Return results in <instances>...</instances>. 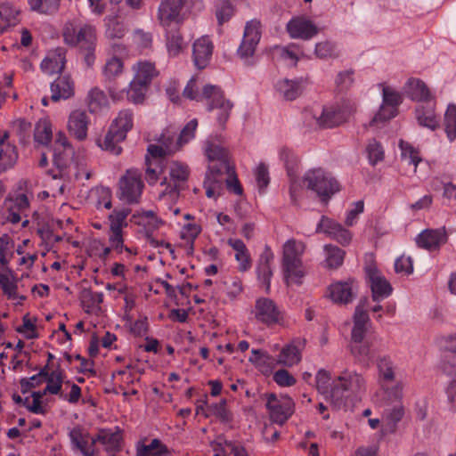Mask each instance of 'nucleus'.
Wrapping results in <instances>:
<instances>
[{
    "mask_svg": "<svg viewBox=\"0 0 456 456\" xmlns=\"http://www.w3.org/2000/svg\"><path fill=\"white\" fill-rule=\"evenodd\" d=\"M234 14L233 5L228 1H223L216 6V16L219 25L230 20Z\"/></svg>",
    "mask_w": 456,
    "mask_h": 456,
    "instance_id": "6e6d98bb",
    "label": "nucleus"
},
{
    "mask_svg": "<svg viewBox=\"0 0 456 456\" xmlns=\"http://www.w3.org/2000/svg\"><path fill=\"white\" fill-rule=\"evenodd\" d=\"M403 102V96L400 93L387 86L383 88V104L380 106L378 113L369 123L372 127L379 122H386L397 115V107Z\"/></svg>",
    "mask_w": 456,
    "mask_h": 456,
    "instance_id": "1a4fd4ad",
    "label": "nucleus"
},
{
    "mask_svg": "<svg viewBox=\"0 0 456 456\" xmlns=\"http://www.w3.org/2000/svg\"><path fill=\"white\" fill-rule=\"evenodd\" d=\"M291 38L310 40L319 33V28L305 16L293 17L286 25Z\"/></svg>",
    "mask_w": 456,
    "mask_h": 456,
    "instance_id": "2eb2a0df",
    "label": "nucleus"
},
{
    "mask_svg": "<svg viewBox=\"0 0 456 456\" xmlns=\"http://www.w3.org/2000/svg\"><path fill=\"white\" fill-rule=\"evenodd\" d=\"M197 126L198 121L196 118H193L184 126L179 135H177L178 144H181L182 148L194 138Z\"/></svg>",
    "mask_w": 456,
    "mask_h": 456,
    "instance_id": "680f3d73",
    "label": "nucleus"
},
{
    "mask_svg": "<svg viewBox=\"0 0 456 456\" xmlns=\"http://www.w3.org/2000/svg\"><path fill=\"white\" fill-rule=\"evenodd\" d=\"M445 133L450 141L456 138V105L450 104L444 114Z\"/></svg>",
    "mask_w": 456,
    "mask_h": 456,
    "instance_id": "09e8293b",
    "label": "nucleus"
},
{
    "mask_svg": "<svg viewBox=\"0 0 456 456\" xmlns=\"http://www.w3.org/2000/svg\"><path fill=\"white\" fill-rule=\"evenodd\" d=\"M365 336L361 335V338L356 339L351 335L348 348L355 363L363 367H369L370 363L376 357L377 349L371 341L364 340Z\"/></svg>",
    "mask_w": 456,
    "mask_h": 456,
    "instance_id": "ddd939ff",
    "label": "nucleus"
},
{
    "mask_svg": "<svg viewBox=\"0 0 456 456\" xmlns=\"http://www.w3.org/2000/svg\"><path fill=\"white\" fill-rule=\"evenodd\" d=\"M143 187L141 171L137 168H129L118 181V198L128 204L137 203Z\"/></svg>",
    "mask_w": 456,
    "mask_h": 456,
    "instance_id": "0eeeda50",
    "label": "nucleus"
},
{
    "mask_svg": "<svg viewBox=\"0 0 456 456\" xmlns=\"http://www.w3.org/2000/svg\"><path fill=\"white\" fill-rule=\"evenodd\" d=\"M65 53L62 48H57L55 51L49 53L41 63L43 72L47 75L61 73L66 63Z\"/></svg>",
    "mask_w": 456,
    "mask_h": 456,
    "instance_id": "c756f323",
    "label": "nucleus"
},
{
    "mask_svg": "<svg viewBox=\"0 0 456 456\" xmlns=\"http://www.w3.org/2000/svg\"><path fill=\"white\" fill-rule=\"evenodd\" d=\"M19 11L8 3L0 4V35L18 22Z\"/></svg>",
    "mask_w": 456,
    "mask_h": 456,
    "instance_id": "f704fd0d",
    "label": "nucleus"
},
{
    "mask_svg": "<svg viewBox=\"0 0 456 456\" xmlns=\"http://www.w3.org/2000/svg\"><path fill=\"white\" fill-rule=\"evenodd\" d=\"M314 54L319 59L338 57L336 45L329 41L317 43L315 45Z\"/></svg>",
    "mask_w": 456,
    "mask_h": 456,
    "instance_id": "5fc2aeb1",
    "label": "nucleus"
},
{
    "mask_svg": "<svg viewBox=\"0 0 456 456\" xmlns=\"http://www.w3.org/2000/svg\"><path fill=\"white\" fill-rule=\"evenodd\" d=\"M367 299L363 298L356 305L354 314L353 316L354 326L351 331V335L356 339L361 338V335H366L368 330V325L370 322L365 305Z\"/></svg>",
    "mask_w": 456,
    "mask_h": 456,
    "instance_id": "bb28decb",
    "label": "nucleus"
},
{
    "mask_svg": "<svg viewBox=\"0 0 456 456\" xmlns=\"http://www.w3.org/2000/svg\"><path fill=\"white\" fill-rule=\"evenodd\" d=\"M123 69V61L118 57H112L107 61L103 68L104 77L111 80L115 77L118 76Z\"/></svg>",
    "mask_w": 456,
    "mask_h": 456,
    "instance_id": "4d7b16f0",
    "label": "nucleus"
},
{
    "mask_svg": "<svg viewBox=\"0 0 456 456\" xmlns=\"http://www.w3.org/2000/svg\"><path fill=\"white\" fill-rule=\"evenodd\" d=\"M197 126L198 121L196 118H193L184 126L179 135H177L178 144H181L182 148L194 138Z\"/></svg>",
    "mask_w": 456,
    "mask_h": 456,
    "instance_id": "052dcab7",
    "label": "nucleus"
},
{
    "mask_svg": "<svg viewBox=\"0 0 456 456\" xmlns=\"http://www.w3.org/2000/svg\"><path fill=\"white\" fill-rule=\"evenodd\" d=\"M261 23L257 20H251L246 23L242 42L238 49L241 58L252 56L261 38Z\"/></svg>",
    "mask_w": 456,
    "mask_h": 456,
    "instance_id": "dca6fc26",
    "label": "nucleus"
},
{
    "mask_svg": "<svg viewBox=\"0 0 456 456\" xmlns=\"http://www.w3.org/2000/svg\"><path fill=\"white\" fill-rule=\"evenodd\" d=\"M305 339L296 338L291 344L286 346L280 353L278 362L285 366L291 367L301 360L300 351L305 346Z\"/></svg>",
    "mask_w": 456,
    "mask_h": 456,
    "instance_id": "7c9ffc66",
    "label": "nucleus"
},
{
    "mask_svg": "<svg viewBox=\"0 0 456 456\" xmlns=\"http://www.w3.org/2000/svg\"><path fill=\"white\" fill-rule=\"evenodd\" d=\"M255 317L267 326L281 324L283 321L281 311L274 301L267 297H260L256 301Z\"/></svg>",
    "mask_w": 456,
    "mask_h": 456,
    "instance_id": "4468645a",
    "label": "nucleus"
},
{
    "mask_svg": "<svg viewBox=\"0 0 456 456\" xmlns=\"http://www.w3.org/2000/svg\"><path fill=\"white\" fill-rule=\"evenodd\" d=\"M23 324L16 328L18 333L23 334L27 339H34L38 337L36 331V325L32 322L29 314H27L22 318Z\"/></svg>",
    "mask_w": 456,
    "mask_h": 456,
    "instance_id": "0e129e2a",
    "label": "nucleus"
},
{
    "mask_svg": "<svg viewBox=\"0 0 456 456\" xmlns=\"http://www.w3.org/2000/svg\"><path fill=\"white\" fill-rule=\"evenodd\" d=\"M133 125V111L128 109L120 110L118 117L112 121L104 139H99L97 144L102 150L113 155H119L122 152V147L119 143L126 138V134L132 129Z\"/></svg>",
    "mask_w": 456,
    "mask_h": 456,
    "instance_id": "20e7f679",
    "label": "nucleus"
},
{
    "mask_svg": "<svg viewBox=\"0 0 456 456\" xmlns=\"http://www.w3.org/2000/svg\"><path fill=\"white\" fill-rule=\"evenodd\" d=\"M304 181L306 187L316 192L324 204H327L331 197L340 191L338 182L321 168L308 171L304 176Z\"/></svg>",
    "mask_w": 456,
    "mask_h": 456,
    "instance_id": "423d86ee",
    "label": "nucleus"
},
{
    "mask_svg": "<svg viewBox=\"0 0 456 456\" xmlns=\"http://www.w3.org/2000/svg\"><path fill=\"white\" fill-rule=\"evenodd\" d=\"M357 285L353 280L347 281H337L328 288V297L338 305H347L355 297Z\"/></svg>",
    "mask_w": 456,
    "mask_h": 456,
    "instance_id": "6ab92c4d",
    "label": "nucleus"
},
{
    "mask_svg": "<svg viewBox=\"0 0 456 456\" xmlns=\"http://www.w3.org/2000/svg\"><path fill=\"white\" fill-rule=\"evenodd\" d=\"M107 103V99L104 93L98 89L93 88L87 96V104L90 112L94 113L102 110Z\"/></svg>",
    "mask_w": 456,
    "mask_h": 456,
    "instance_id": "de8ad7c7",
    "label": "nucleus"
},
{
    "mask_svg": "<svg viewBox=\"0 0 456 456\" xmlns=\"http://www.w3.org/2000/svg\"><path fill=\"white\" fill-rule=\"evenodd\" d=\"M404 415V408L402 403H395L387 406L383 412V419L387 423V430L395 432L397 423Z\"/></svg>",
    "mask_w": 456,
    "mask_h": 456,
    "instance_id": "c9c22d12",
    "label": "nucleus"
},
{
    "mask_svg": "<svg viewBox=\"0 0 456 456\" xmlns=\"http://www.w3.org/2000/svg\"><path fill=\"white\" fill-rule=\"evenodd\" d=\"M326 264L330 269H337L344 263L346 252L334 245H325Z\"/></svg>",
    "mask_w": 456,
    "mask_h": 456,
    "instance_id": "58836bf2",
    "label": "nucleus"
},
{
    "mask_svg": "<svg viewBox=\"0 0 456 456\" xmlns=\"http://www.w3.org/2000/svg\"><path fill=\"white\" fill-rule=\"evenodd\" d=\"M69 437L74 448L78 450L83 456H95V436H91L81 427L77 426L69 430Z\"/></svg>",
    "mask_w": 456,
    "mask_h": 456,
    "instance_id": "412c9836",
    "label": "nucleus"
},
{
    "mask_svg": "<svg viewBox=\"0 0 456 456\" xmlns=\"http://www.w3.org/2000/svg\"><path fill=\"white\" fill-rule=\"evenodd\" d=\"M159 142L169 155H172L182 149L181 144H178V139L175 134L170 133L169 131L164 132L160 135Z\"/></svg>",
    "mask_w": 456,
    "mask_h": 456,
    "instance_id": "603ef678",
    "label": "nucleus"
},
{
    "mask_svg": "<svg viewBox=\"0 0 456 456\" xmlns=\"http://www.w3.org/2000/svg\"><path fill=\"white\" fill-rule=\"evenodd\" d=\"M63 379H64V373H63V370H61L60 365H58L54 370L51 371V374L49 377L45 379V381H46V383H47L46 386L58 387L57 395L60 397L63 396V393H61Z\"/></svg>",
    "mask_w": 456,
    "mask_h": 456,
    "instance_id": "69168bd1",
    "label": "nucleus"
},
{
    "mask_svg": "<svg viewBox=\"0 0 456 456\" xmlns=\"http://www.w3.org/2000/svg\"><path fill=\"white\" fill-rule=\"evenodd\" d=\"M273 380L281 387H290L296 384V379L284 369L278 370L273 374Z\"/></svg>",
    "mask_w": 456,
    "mask_h": 456,
    "instance_id": "774afa93",
    "label": "nucleus"
},
{
    "mask_svg": "<svg viewBox=\"0 0 456 456\" xmlns=\"http://www.w3.org/2000/svg\"><path fill=\"white\" fill-rule=\"evenodd\" d=\"M277 91L287 101H293L303 92L301 80L282 79L276 84Z\"/></svg>",
    "mask_w": 456,
    "mask_h": 456,
    "instance_id": "473e14b6",
    "label": "nucleus"
},
{
    "mask_svg": "<svg viewBox=\"0 0 456 456\" xmlns=\"http://www.w3.org/2000/svg\"><path fill=\"white\" fill-rule=\"evenodd\" d=\"M447 239L448 237L444 228L426 229L417 236L416 243L419 248L433 251L446 243Z\"/></svg>",
    "mask_w": 456,
    "mask_h": 456,
    "instance_id": "4be33fe9",
    "label": "nucleus"
},
{
    "mask_svg": "<svg viewBox=\"0 0 456 456\" xmlns=\"http://www.w3.org/2000/svg\"><path fill=\"white\" fill-rule=\"evenodd\" d=\"M170 182L166 188L167 193L179 195L186 189V183L190 175L189 167L182 162L174 161L169 167Z\"/></svg>",
    "mask_w": 456,
    "mask_h": 456,
    "instance_id": "f3484780",
    "label": "nucleus"
},
{
    "mask_svg": "<svg viewBox=\"0 0 456 456\" xmlns=\"http://www.w3.org/2000/svg\"><path fill=\"white\" fill-rule=\"evenodd\" d=\"M147 89L148 86L144 85V82L142 83L134 77L129 84V89L126 91L128 101L136 104L142 102Z\"/></svg>",
    "mask_w": 456,
    "mask_h": 456,
    "instance_id": "a18cd8bd",
    "label": "nucleus"
},
{
    "mask_svg": "<svg viewBox=\"0 0 456 456\" xmlns=\"http://www.w3.org/2000/svg\"><path fill=\"white\" fill-rule=\"evenodd\" d=\"M0 287L3 290L4 295L8 299L20 298L21 301L26 299L25 296H19L17 293L18 286L15 281H11L7 274H4L0 272Z\"/></svg>",
    "mask_w": 456,
    "mask_h": 456,
    "instance_id": "49530a36",
    "label": "nucleus"
},
{
    "mask_svg": "<svg viewBox=\"0 0 456 456\" xmlns=\"http://www.w3.org/2000/svg\"><path fill=\"white\" fill-rule=\"evenodd\" d=\"M416 118L420 126L431 130H435L438 126V119L433 107H418L416 109Z\"/></svg>",
    "mask_w": 456,
    "mask_h": 456,
    "instance_id": "4c0bfd02",
    "label": "nucleus"
},
{
    "mask_svg": "<svg viewBox=\"0 0 456 456\" xmlns=\"http://www.w3.org/2000/svg\"><path fill=\"white\" fill-rule=\"evenodd\" d=\"M75 151L66 135L59 132L54 141L53 162L60 169H65L73 160Z\"/></svg>",
    "mask_w": 456,
    "mask_h": 456,
    "instance_id": "aec40b11",
    "label": "nucleus"
},
{
    "mask_svg": "<svg viewBox=\"0 0 456 456\" xmlns=\"http://www.w3.org/2000/svg\"><path fill=\"white\" fill-rule=\"evenodd\" d=\"M365 390V380L361 374L345 370L333 381L330 390V402L333 407L340 410L355 400Z\"/></svg>",
    "mask_w": 456,
    "mask_h": 456,
    "instance_id": "7ed1b4c3",
    "label": "nucleus"
},
{
    "mask_svg": "<svg viewBox=\"0 0 456 456\" xmlns=\"http://www.w3.org/2000/svg\"><path fill=\"white\" fill-rule=\"evenodd\" d=\"M316 232H323L336 240L341 245H348L352 240L351 232L333 219L322 216L316 227Z\"/></svg>",
    "mask_w": 456,
    "mask_h": 456,
    "instance_id": "a211bd4d",
    "label": "nucleus"
},
{
    "mask_svg": "<svg viewBox=\"0 0 456 456\" xmlns=\"http://www.w3.org/2000/svg\"><path fill=\"white\" fill-rule=\"evenodd\" d=\"M213 44L208 37L197 39L192 46V57L194 65L199 69H205L212 57Z\"/></svg>",
    "mask_w": 456,
    "mask_h": 456,
    "instance_id": "393cba45",
    "label": "nucleus"
},
{
    "mask_svg": "<svg viewBox=\"0 0 456 456\" xmlns=\"http://www.w3.org/2000/svg\"><path fill=\"white\" fill-rule=\"evenodd\" d=\"M64 42L70 46H78L84 53V61L87 67H92L95 61L96 29L91 24L69 21L63 28Z\"/></svg>",
    "mask_w": 456,
    "mask_h": 456,
    "instance_id": "f03ea898",
    "label": "nucleus"
},
{
    "mask_svg": "<svg viewBox=\"0 0 456 456\" xmlns=\"http://www.w3.org/2000/svg\"><path fill=\"white\" fill-rule=\"evenodd\" d=\"M186 0H162L158 10V19L164 28L177 26L184 20Z\"/></svg>",
    "mask_w": 456,
    "mask_h": 456,
    "instance_id": "9d476101",
    "label": "nucleus"
},
{
    "mask_svg": "<svg viewBox=\"0 0 456 456\" xmlns=\"http://www.w3.org/2000/svg\"><path fill=\"white\" fill-rule=\"evenodd\" d=\"M131 210L128 208L113 210V212L109 216L111 232H122V228L127 225L126 220Z\"/></svg>",
    "mask_w": 456,
    "mask_h": 456,
    "instance_id": "c03bdc74",
    "label": "nucleus"
},
{
    "mask_svg": "<svg viewBox=\"0 0 456 456\" xmlns=\"http://www.w3.org/2000/svg\"><path fill=\"white\" fill-rule=\"evenodd\" d=\"M382 387L384 389L383 400L387 406L395 403H402L403 386L400 383H397L392 387H385L384 385H382Z\"/></svg>",
    "mask_w": 456,
    "mask_h": 456,
    "instance_id": "864d4df0",
    "label": "nucleus"
},
{
    "mask_svg": "<svg viewBox=\"0 0 456 456\" xmlns=\"http://www.w3.org/2000/svg\"><path fill=\"white\" fill-rule=\"evenodd\" d=\"M280 158L284 163L288 175L290 177L296 175L298 159L292 151L286 147L281 148L280 151Z\"/></svg>",
    "mask_w": 456,
    "mask_h": 456,
    "instance_id": "8fccbe9b",
    "label": "nucleus"
},
{
    "mask_svg": "<svg viewBox=\"0 0 456 456\" xmlns=\"http://www.w3.org/2000/svg\"><path fill=\"white\" fill-rule=\"evenodd\" d=\"M158 75L155 65L149 61H140L135 69L134 78L144 82V85L149 86L154 77Z\"/></svg>",
    "mask_w": 456,
    "mask_h": 456,
    "instance_id": "ea45409f",
    "label": "nucleus"
},
{
    "mask_svg": "<svg viewBox=\"0 0 456 456\" xmlns=\"http://www.w3.org/2000/svg\"><path fill=\"white\" fill-rule=\"evenodd\" d=\"M305 249V245L302 241L291 239L283 245L282 268L294 269L301 267V256Z\"/></svg>",
    "mask_w": 456,
    "mask_h": 456,
    "instance_id": "5701e85b",
    "label": "nucleus"
},
{
    "mask_svg": "<svg viewBox=\"0 0 456 456\" xmlns=\"http://www.w3.org/2000/svg\"><path fill=\"white\" fill-rule=\"evenodd\" d=\"M256 181L260 190L266 188L270 183L268 167L265 163H260L255 171Z\"/></svg>",
    "mask_w": 456,
    "mask_h": 456,
    "instance_id": "338daca9",
    "label": "nucleus"
},
{
    "mask_svg": "<svg viewBox=\"0 0 456 456\" xmlns=\"http://www.w3.org/2000/svg\"><path fill=\"white\" fill-rule=\"evenodd\" d=\"M35 141L39 142L40 144L46 145L48 144L53 138V132L51 126L47 123H42L37 125L34 133Z\"/></svg>",
    "mask_w": 456,
    "mask_h": 456,
    "instance_id": "bf43d9fd",
    "label": "nucleus"
},
{
    "mask_svg": "<svg viewBox=\"0 0 456 456\" xmlns=\"http://www.w3.org/2000/svg\"><path fill=\"white\" fill-rule=\"evenodd\" d=\"M399 146L402 151V162L407 166H412L413 173H415L418 164L421 161L419 151L403 141L400 142Z\"/></svg>",
    "mask_w": 456,
    "mask_h": 456,
    "instance_id": "37998d69",
    "label": "nucleus"
},
{
    "mask_svg": "<svg viewBox=\"0 0 456 456\" xmlns=\"http://www.w3.org/2000/svg\"><path fill=\"white\" fill-rule=\"evenodd\" d=\"M366 151L370 165L375 166L378 162L383 160L384 150L380 142L375 139L369 142Z\"/></svg>",
    "mask_w": 456,
    "mask_h": 456,
    "instance_id": "13d9d810",
    "label": "nucleus"
},
{
    "mask_svg": "<svg viewBox=\"0 0 456 456\" xmlns=\"http://www.w3.org/2000/svg\"><path fill=\"white\" fill-rule=\"evenodd\" d=\"M213 414L222 422L228 423L232 420V412L226 408V400L222 399L219 403L211 405Z\"/></svg>",
    "mask_w": 456,
    "mask_h": 456,
    "instance_id": "e2e57ef3",
    "label": "nucleus"
},
{
    "mask_svg": "<svg viewBox=\"0 0 456 456\" xmlns=\"http://www.w3.org/2000/svg\"><path fill=\"white\" fill-rule=\"evenodd\" d=\"M406 93L413 101L428 102L430 100L429 90L426 84L420 79H410L406 85Z\"/></svg>",
    "mask_w": 456,
    "mask_h": 456,
    "instance_id": "72a5a7b5",
    "label": "nucleus"
},
{
    "mask_svg": "<svg viewBox=\"0 0 456 456\" xmlns=\"http://www.w3.org/2000/svg\"><path fill=\"white\" fill-rule=\"evenodd\" d=\"M79 299L84 308H86V312L90 313L96 305L102 303L103 294L94 292L91 289H83L79 294Z\"/></svg>",
    "mask_w": 456,
    "mask_h": 456,
    "instance_id": "a19ab883",
    "label": "nucleus"
},
{
    "mask_svg": "<svg viewBox=\"0 0 456 456\" xmlns=\"http://www.w3.org/2000/svg\"><path fill=\"white\" fill-rule=\"evenodd\" d=\"M265 406L270 419L279 425H283L294 412V402L289 396L278 398L275 394H270Z\"/></svg>",
    "mask_w": 456,
    "mask_h": 456,
    "instance_id": "9b49d317",
    "label": "nucleus"
},
{
    "mask_svg": "<svg viewBox=\"0 0 456 456\" xmlns=\"http://www.w3.org/2000/svg\"><path fill=\"white\" fill-rule=\"evenodd\" d=\"M273 258L274 255L270 247L265 246L259 256L256 266L257 279L265 285L266 292L270 289L271 278L273 276L271 263L273 261Z\"/></svg>",
    "mask_w": 456,
    "mask_h": 456,
    "instance_id": "a878e982",
    "label": "nucleus"
},
{
    "mask_svg": "<svg viewBox=\"0 0 456 456\" xmlns=\"http://www.w3.org/2000/svg\"><path fill=\"white\" fill-rule=\"evenodd\" d=\"M51 100H67L74 94V82L69 76H60L51 84Z\"/></svg>",
    "mask_w": 456,
    "mask_h": 456,
    "instance_id": "c85d7f7f",
    "label": "nucleus"
},
{
    "mask_svg": "<svg viewBox=\"0 0 456 456\" xmlns=\"http://www.w3.org/2000/svg\"><path fill=\"white\" fill-rule=\"evenodd\" d=\"M205 154L210 162L209 174L207 175L208 179H210L211 175L216 180V176L229 175L234 170L230 162L229 151L221 144L219 138H210L206 142Z\"/></svg>",
    "mask_w": 456,
    "mask_h": 456,
    "instance_id": "39448f33",
    "label": "nucleus"
},
{
    "mask_svg": "<svg viewBox=\"0 0 456 456\" xmlns=\"http://www.w3.org/2000/svg\"><path fill=\"white\" fill-rule=\"evenodd\" d=\"M95 441L102 444L106 452L110 456H114L121 450L122 434L118 428L116 431L101 429L95 436Z\"/></svg>",
    "mask_w": 456,
    "mask_h": 456,
    "instance_id": "cd10ccee",
    "label": "nucleus"
},
{
    "mask_svg": "<svg viewBox=\"0 0 456 456\" xmlns=\"http://www.w3.org/2000/svg\"><path fill=\"white\" fill-rule=\"evenodd\" d=\"M169 453L167 445L157 438L153 439L150 444H138L136 450V456H164Z\"/></svg>",
    "mask_w": 456,
    "mask_h": 456,
    "instance_id": "e433bc0d",
    "label": "nucleus"
},
{
    "mask_svg": "<svg viewBox=\"0 0 456 456\" xmlns=\"http://www.w3.org/2000/svg\"><path fill=\"white\" fill-rule=\"evenodd\" d=\"M105 35L110 39L121 38L125 35V27L117 18L110 17L106 20Z\"/></svg>",
    "mask_w": 456,
    "mask_h": 456,
    "instance_id": "3c124183",
    "label": "nucleus"
},
{
    "mask_svg": "<svg viewBox=\"0 0 456 456\" xmlns=\"http://www.w3.org/2000/svg\"><path fill=\"white\" fill-rule=\"evenodd\" d=\"M379 377L382 382L390 383L395 379L394 363L388 355L377 359Z\"/></svg>",
    "mask_w": 456,
    "mask_h": 456,
    "instance_id": "79ce46f5",
    "label": "nucleus"
},
{
    "mask_svg": "<svg viewBox=\"0 0 456 456\" xmlns=\"http://www.w3.org/2000/svg\"><path fill=\"white\" fill-rule=\"evenodd\" d=\"M89 123L90 119L86 110H75L69 117V132L78 141H84L87 136Z\"/></svg>",
    "mask_w": 456,
    "mask_h": 456,
    "instance_id": "b1692460",
    "label": "nucleus"
},
{
    "mask_svg": "<svg viewBox=\"0 0 456 456\" xmlns=\"http://www.w3.org/2000/svg\"><path fill=\"white\" fill-rule=\"evenodd\" d=\"M183 95L187 99L195 100L197 102L206 100L208 102V111L218 109L220 113L217 117V120L221 125L226 123L233 107V104L229 100L225 99L224 91L217 86L208 84L204 86L202 92L199 93L194 78H191L188 81L183 89Z\"/></svg>",
    "mask_w": 456,
    "mask_h": 456,
    "instance_id": "f257e3e1",
    "label": "nucleus"
},
{
    "mask_svg": "<svg viewBox=\"0 0 456 456\" xmlns=\"http://www.w3.org/2000/svg\"><path fill=\"white\" fill-rule=\"evenodd\" d=\"M355 111L353 101L345 99L336 105L324 108L318 123L324 128H331L346 122Z\"/></svg>",
    "mask_w": 456,
    "mask_h": 456,
    "instance_id": "6e6552de",
    "label": "nucleus"
},
{
    "mask_svg": "<svg viewBox=\"0 0 456 456\" xmlns=\"http://www.w3.org/2000/svg\"><path fill=\"white\" fill-rule=\"evenodd\" d=\"M166 44L169 55L177 56L186 46L177 26L166 28Z\"/></svg>",
    "mask_w": 456,
    "mask_h": 456,
    "instance_id": "2f4dec72",
    "label": "nucleus"
},
{
    "mask_svg": "<svg viewBox=\"0 0 456 456\" xmlns=\"http://www.w3.org/2000/svg\"><path fill=\"white\" fill-rule=\"evenodd\" d=\"M365 273L370 281L373 301H380L388 297L393 291L389 281L381 274L374 263L365 266Z\"/></svg>",
    "mask_w": 456,
    "mask_h": 456,
    "instance_id": "f8f14e48",
    "label": "nucleus"
}]
</instances>
